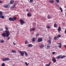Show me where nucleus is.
Here are the masks:
<instances>
[{
  "instance_id": "f257e3e1",
  "label": "nucleus",
  "mask_w": 66,
  "mask_h": 66,
  "mask_svg": "<svg viewBox=\"0 0 66 66\" xmlns=\"http://www.w3.org/2000/svg\"><path fill=\"white\" fill-rule=\"evenodd\" d=\"M6 29V30L5 31V33H3L2 35V36L4 37H5L6 36V37H9L10 35V32L9 31V28L7 27L5 28Z\"/></svg>"
},
{
  "instance_id": "f03ea898",
  "label": "nucleus",
  "mask_w": 66,
  "mask_h": 66,
  "mask_svg": "<svg viewBox=\"0 0 66 66\" xmlns=\"http://www.w3.org/2000/svg\"><path fill=\"white\" fill-rule=\"evenodd\" d=\"M10 60L9 58H3L2 59L3 61H9Z\"/></svg>"
},
{
  "instance_id": "7ed1b4c3",
  "label": "nucleus",
  "mask_w": 66,
  "mask_h": 66,
  "mask_svg": "<svg viewBox=\"0 0 66 66\" xmlns=\"http://www.w3.org/2000/svg\"><path fill=\"white\" fill-rule=\"evenodd\" d=\"M20 21L21 23V25H23V24L25 23V22L23 20L21 19L20 20Z\"/></svg>"
},
{
  "instance_id": "20e7f679",
  "label": "nucleus",
  "mask_w": 66,
  "mask_h": 66,
  "mask_svg": "<svg viewBox=\"0 0 66 66\" xmlns=\"http://www.w3.org/2000/svg\"><path fill=\"white\" fill-rule=\"evenodd\" d=\"M19 53H20L21 56H24V52H23L22 51H19Z\"/></svg>"
},
{
  "instance_id": "39448f33",
  "label": "nucleus",
  "mask_w": 66,
  "mask_h": 66,
  "mask_svg": "<svg viewBox=\"0 0 66 66\" xmlns=\"http://www.w3.org/2000/svg\"><path fill=\"white\" fill-rule=\"evenodd\" d=\"M43 41V39L41 38H40L38 39V42H41Z\"/></svg>"
},
{
  "instance_id": "423d86ee",
  "label": "nucleus",
  "mask_w": 66,
  "mask_h": 66,
  "mask_svg": "<svg viewBox=\"0 0 66 66\" xmlns=\"http://www.w3.org/2000/svg\"><path fill=\"white\" fill-rule=\"evenodd\" d=\"M4 7L5 8H6V9L9 8V4H7V5H6V4L4 5Z\"/></svg>"
},
{
  "instance_id": "0eeeda50",
  "label": "nucleus",
  "mask_w": 66,
  "mask_h": 66,
  "mask_svg": "<svg viewBox=\"0 0 66 66\" xmlns=\"http://www.w3.org/2000/svg\"><path fill=\"white\" fill-rule=\"evenodd\" d=\"M57 44H58V45H60L59 46V48H62V44H61V43H57Z\"/></svg>"
},
{
  "instance_id": "6e6552de",
  "label": "nucleus",
  "mask_w": 66,
  "mask_h": 66,
  "mask_svg": "<svg viewBox=\"0 0 66 66\" xmlns=\"http://www.w3.org/2000/svg\"><path fill=\"white\" fill-rule=\"evenodd\" d=\"M52 61L53 62H54V63H55V62H56V60L54 57H53V58L52 59Z\"/></svg>"
},
{
  "instance_id": "1a4fd4ad",
  "label": "nucleus",
  "mask_w": 66,
  "mask_h": 66,
  "mask_svg": "<svg viewBox=\"0 0 66 66\" xmlns=\"http://www.w3.org/2000/svg\"><path fill=\"white\" fill-rule=\"evenodd\" d=\"M9 20L10 21H14V18L11 17H10L9 18Z\"/></svg>"
},
{
  "instance_id": "9d476101",
  "label": "nucleus",
  "mask_w": 66,
  "mask_h": 66,
  "mask_svg": "<svg viewBox=\"0 0 66 66\" xmlns=\"http://www.w3.org/2000/svg\"><path fill=\"white\" fill-rule=\"evenodd\" d=\"M39 47H40V48H43L44 47V44H41L39 46Z\"/></svg>"
},
{
  "instance_id": "9b49d317",
  "label": "nucleus",
  "mask_w": 66,
  "mask_h": 66,
  "mask_svg": "<svg viewBox=\"0 0 66 66\" xmlns=\"http://www.w3.org/2000/svg\"><path fill=\"white\" fill-rule=\"evenodd\" d=\"M28 47H33V45H32L31 44H28Z\"/></svg>"
},
{
  "instance_id": "f8f14e48",
  "label": "nucleus",
  "mask_w": 66,
  "mask_h": 66,
  "mask_svg": "<svg viewBox=\"0 0 66 66\" xmlns=\"http://www.w3.org/2000/svg\"><path fill=\"white\" fill-rule=\"evenodd\" d=\"M14 1L13 0H12L10 1V4H13L14 3Z\"/></svg>"
},
{
  "instance_id": "ddd939ff",
  "label": "nucleus",
  "mask_w": 66,
  "mask_h": 66,
  "mask_svg": "<svg viewBox=\"0 0 66 66\" xmlns=\"http://www.w3.org/2000/svg\"><path fill=\"white\" fill-rule=\"evenodd\" d=\"M58 31L59 32H60L61 31V27H59L58 29Z\"/></svg>"
},
{
  "instance_id": "4468645a",
  "label": "nucleus",
  "mask_w": 66,
  "mask_h": 66,
  "mask_svg": "<svg viewBox=\"0 0 66 66\" xmlns=\"http://www.w3.org/2000/svg\"><path fill=\"white\" fill-rule=\"evenodd\" d=\"M30 30L31 31H35V29L34 28H33L32 29L31 28L30 29Z\"/></svg>"
},
{
  "instance_id": "2eb2a0df",
  "label": "nucleus",
  "mask_w": 66,
  "mask_h": 66,
  "mask_svg": "<svg viewBox=\"0 0 66 66\" xmlns=\"http://www.w3.org/2000/svg\"><path fill=\"white\" fill-rule=\"evenodd\" d=\"M47 18L48 19H51V18H52V17L51 16H50V15H49L47 16Z\"/></svg>"
},
{
  "instance_id": "dca6fc26",
  "label": "nucleus",
  "mask_w": 66,
  "mask_h": 66,
  "mask_svg": "<svg viewBox=\"0 0 66 66\" xmlns=\"http://www.w3.org/2000/svg\"><path fill=\"white\" fill-rule=\"evenodd\" d=\"M27 15L28 17H31L32 14H31L30 13L27 14Z\"/></svg>"
},
{
  "instance_id": "f3484780",
  "label": "nucleus",
  "mask_w": 66,
  "mask_h": 66,
  "mask_svg": "<svg viewBox=\"0 0 66 66\" xmlns=\"http://www.w3.org/2000/svg\"><path fill=\"white\" fill-rule=\"evenodd\" d=\"M61 55H59L56 58V59H58L59 60L60 59H61Z\"/></svg>"
},
{
  "instance_id": "a211bd4d",
  "label": "nucleus",
  "mask_w": 66,
  "mask_h": 66,
  "mask_svg": "<svg viewBox=\"0 0 66 66\" xmlns=\"http://www.w3.org/2000/svg\"><path fill=\"white\" fill-rule=\"evenodd\" d=\"M49 2H50V3H54V0H52L51 1H50Z\"/></svg>"
},
{
  "instance_id": "6ab92c4d",
  "label": "nucleus",
  "mask_w": 66,
  "mask_h": 66,
  "mask_svg": "<svg viewBox=\"0 0 66 66\" xmlns=\"http://www.w3.org/2000/svg\"><path fill=\"white\" fill-rule=\"evenodd\" d=\"M23 52H24L25 53V56H27L28 55V54L25 51H24Z\"/></svg>"
},
{
  "instance_id": "aec40b11",
  "label": "nucleus",
  "mask_w": 66,
  "mask_h": 66,
  "mask_svg": "<svg viewBox=\"0 0 66 66\" xmlns=\"http://www.w3.org/2000/svg\"><path fill=\"white\" fill-rule=\"evenodd\" d=\"M51 62H50L49 63V64H46L45 65L46 66H49L50 65V64H51Z\"/></svg>"
},
{
  "instance_id": "412c9836",
  "label": "nucleus",
  "mask_w": 66,
  "mask_h": 66,
  "mask_svg": "<svg viewBox=\"0 0 66 66\" xmlns=\"http://www.w3.org/2000/svg\"><path fill=\"white\" fill-rule=\"evenodd\" d=\"M59 39V38L57 36H55L54 38V39L56 40V39Z\"/></svg>"
},
{
  "instance_id": "4be33fe9",
  "label": "nucleus",
  "mask_w": 66,
  "mask_h": 66,
  "mask_svg": "<svg viewBox=\"0 0 66 66\" xmlns=\"http://www.w3.org/2000/svg\"><path fill=\"white\" fill-rule=\"evenodd\" d=\"M16 5V3H14L13 5V6L12 7L13 8L15 7V6Z\"/></svg>"
},
{
  "instance_id": "5701e85b",
  "label": "nucleus",
  "mask_w": 66,
  "mask_h": 66,
  "mask_svg": "<svg viewBox=\"0 0 66 66\" xmlns=\"http://www.w3.org/2000/svg\"><path fill=\"white\" fill-rule=\"evenodd\" d=\"M11 52L12 53H16V51L14 50H12L11 51Z\"/></svg>"
},
{
  "instance_id": "b1692460",
  "label": "nucleus",
  "mask_w": 66,
  "mask_h": 66,
  "mask_svg": "<svg viewBox=\"0 0 66 66\" xmlns=\"http://www.w3.org/2000/svg\"><path fill=\"white\" fill-rule=\"evenodd\" d=\"M1 43H4L5 41L3 40H2L1 39Z\"/></svg>"
},
{
  "instance_id": "393cba45",
  "label": "nucleus",
  "mask_w": 66,
  "mask_h": 66,
  "mask_svg": "<svg viewBox=\"0 0 66 66\" xmlns=\"http://www.w3.org/2000/svg\"><path fill=\"white\" fill-rule=\"evenodd\" d=\"M0 18H1L4 19V16L3 15H2L0 16Z\"/></svg>"
},
{
  "instance_id": "a878e982",
  "label": "nucleus",
  "mask_w": 66,
  "mask_h": 66,
  "mask_svg": "<svg viewBox=\"0 0 66 66\" xmlns=\"http://www.w3.org/2000/svg\"><path fill=\"white\" fill-rule=\"evenodd\" d=\"M54 28H56L57 27V25L56 23H55L54 25Z\"/></svg>"
},
{
  "instance_id": "bb28decb",
  "label": "nucleus",
  "mask_w": 66,
  "mask_h": 66,
  "mask_svg": "<svg viewBox=\"0 0 66 66\" xmlns=\"http://www.w3.org/2000/svg\"><path fill=\"white\" fill-rule=\"evenodd\" d=\"M32 41L33 42H35V38H32Z\"/></svg>"
},
{
  "instance_id": "cd10ccee",
  "label": "nucleus",
  "mask_w": 66,
  "mask_h": 66,
  "mask_svg": "<svg viewBox=\"0 0 66 66\" xmlns=\"http://www.w3.org/2000/svg\"><path fill=\"white\" fill-rule=\"evenodd\" d=\"M46 28H47V29H50V26H46Z\"/></svg>"
},
{
  "instance_id": "c85d7f7f",
  "label": "nucleus",
  "mask_w": 66,
  "mask_h": 66,
  "mask_svg": "<svg viewBox=\"0 0 66 66\" xmlns=\"http://www.w3.org/2000/svg\"><path fill=\"white\" fill-rule=\"evenodd\" d=\"M66 57V56H62L61 57V59H63V58H64V57Z\"/></svg>"
},
{
  "instance_id": "c756f323",
  "label": "nucleus",
  "mask_w": 66,
  "mask_h": 66,
  "mask_svg": "<svg viewBox=\"0 0 66 66\" xmlns=\"http://www.w3.org/2000/svg\"><path fill=\"white\" fill-rule=\"evenodd\" d=\"M48 42L49 44H51V40H48Z\"/></svg>"
},
{
  "instance_id": "7c9ffc66",
  "label": "nucleus",
  "mask_w": 66,
  "mask_h": 66,
  "mask_svg": "<svg viewBox=\"0 0 66 66\" xmlns=\"http://www.w3.org/2000/svg\"><path fill=\"white\" fill-rule=\"evenodd\" d=\"M3 15V13L2 12L0 11V16H2Z\"/></svg>"
},
{
  "instance_id": "2f4dec72",
  "label": "nucleus",
  "mask_w": 66,
  "mask_h": 66,
  "mask_svg": "<svg viewBox=\"0 0 66 66\" xmlns=\"http://www.w3.org/2000/svg\"><path fill=\"white\" fill-rule=\"evenodd\" d=\"M2 66H5V63H3L2 64Z\"/></svg>"
},
{
  "instance_id": "473e14b6",
  "label": "nucleus",
  "mask_w": 66,
  "mask_h": 66,
  "mask_svg": "<svg viewBox=\"0 0 66 66\" xmlns=\"http://www.w3.org/2000/svg\"><path fill=\"white\" fill-rule=\"evenodd\" d=\"M60 9L61 10V12H63V9H62V8L60 7Z\"/></svg>"
},
{
  "instance_id": "72a5a7b5",
  "label": "nucleus",
  "mask_w": 66,
  "mask_h": 66,
  "mask_svg": "<svg viewBox=\"0 0 66 66\" xmlns=\"http://www.w3.org/2000/svg\"><path fill=\"white\" fill-rule=\"evenodd\" d=\"M57 37H58V38H59V37H61V35H57Z\"/></svg>"
},
{
  "instance_id": "f704fd0d",
  "label": "nucleus",
  "mask_w": 66,
  "mask_h": 66,
  "mask_svg": "<svg viewBox=\"0 0 66 66\" xmlns=\"http://www.w3.org/2000/svg\"><path fill=\"white\" fill-rule=\"evenodd\" d=\"M33 2V0H30V3H32Z\"/></svg>"
},
{
  "instance_id": "c9c22d12",
  "label": "nucleus",
  "mask_w": 66,
  "mask_h": 66,
  "mask_svg": "<svg viewBox=\"0 0 66 66\" xmlns=\"http://www.w3.org/2000/svg\"><path fill=\"white\" fill-rule=\"evenodd\" d=\"M55 1L57 3H59L60 2V1L59 0H55Z\"/></svg>"
},
{
  "instance_id": "e433bc0d",
  "label": "nucleus",
  "mask_w": 66,
  "mask_h": 66,
  "mask_svg": "<svg viewBox=\"0 0 66 66\" xmlns=\"http://www.w3.org/2000/svg\"><path fill=\"white\" fill-rule=\"evenodd\" d=\"M28 43V41L27 40H26L25 42V44H27Z\"/></svg>"
},
{
  "instance_id": "4c0bfd02",
  "label": "nucleus",
  "mask_w": 66,
  "mask_h": 66,
  "mask_svg": "<svg viewBox=\"0 0 66 66\" xmlns=\"http://www.w3.org/2000/svg\"><path fill=\"white\" fill-rule=\"evenodd\" d=\"M39 35V33H37L36 34V36H38Z\"/></svg>"
},
{
  "instance_id": "58836bf2",
  "label": "nucleus",
  "mask_w": 66,
  "mask_h": 66,
  "mask_svg": "<svg viewBox=\"0 0 66 66\" xmlns=\"http://www.w3.org/2000/svg\"><path fill=\"white\" fill-rule=\"evenodd\" d=\"M25 64H26V65L27 66L28 65V63H27V62H25Z\"/></svg>"
},
{
  "instance_id": "ea45409f",
  "label": "nucleus",
  "mask_w": 66,
  "mask_h": 66,
  "mask_svg": "<svg viewBox=\"0 0 66 66\" xmlns=\"http://www.w3.org/2000/svg\"><path fill=\"white\" fill-rule=\"evenodd\" d=\"M3 3V1H0V4H1V3Z\"/></svg>"
},
{
  "instance_id": "a19ab883",
  "label": "nucleus",
  "mask_w": 66,
  "mask_h": 66,
  "mask_svg": "<svg viewBox=\"0 0 66 66\" xmlns=\"http://www.w3.org/2000/svg\"><path fill=\"white\" fill-rule=\"evenodd\" d=\"M11 38V37H9L7 39V40H9V39H10Z\"/></svg>"
},
{
  "instance_id": "79ce46f5",
  "label": "nucleus",
  "mask_w": 66,
  "mask_h": 66,
  "mask_svg": "<svg viewBox=\"0 0 66 66\" xmlns=\"http://www.w3.org/2000/svg\"><path fill=\"white\" fill-rule=\"evenodd\" d=\"M13 18L14 20H14L16 19V17H14Z\"/></svg>"
},
{
  "instance_id": "37998d69",
  "label": "nucleus",
  "mask_w": 66,
  "mask_h": 66,
  "mask_svg": "<svg viewBox=\"0 0 66 66\" xmlns=\"http://www.w3.org/2000/svg\"><path fill=\"white\" fill-rule=\"evenodd\" d=\"M49 39H50L51 40L52 39L51 38V37H49Z\"/></svg>"
},
{
  "instance_id": "c03bdc74",
  "label": "nucleus",
  "mask_w": 66,
  "mask_h": 66,
  "mask_svg": "<svg viewBox=\"0 0 66 66\" xmlns=\"http://www.w3.org/2000/svg\"><path fill=\"white\" fill-rule=\"evenodd\" d=\"M55 52H52V54L53 55V54H55Z\"/></svg>"
},
{
  "instance_id": "a18cd8bd",
  "label": "nucleus",
  "mask_w": 66,
  "mask_h": 66,
  "mask_svg": "<svg viewBox=\"0 0 66 66\" xmlns=\"http://www.w3.org/2000/svg\"><path fill=\"white\" fill-rule=\"evenodd\" d=\"M50 47L49 46H48V45L47 46V48H49Z\"/></svg>"
},
{
  "instance_id": "49530a36",
  "label": "nucleus",
  "mask_w": 66,
  "mask_h": 66,
  "mask_svg": "<svg viewBox=\"0 0 66 66\" xmlns=\"http://www.w3.org/2000/svg\"><path fill=\"white\" fill-rule=\"evenodd\" d=\"M27 12H29V9H27Z\"/></svg>"
},
{
  "instance_id": "de8ad7c7",
  "label": "nucleus",
  "mask_w": 66,
  "mask_h": 66,
  "mask_svg": "<svg viewBox=\"0 0 66 66\" xmlns=\"http://www.w3.org/2000/svg\"><path fill=\"white\" fill-rule=\"evenodd\" d=\"M13 44H14V45H15V44L14 43H13Z\"/></svg>"
},
{
  "instance_id": "09e8293b",
  "label": "nucleus",
  "mask_w": 66,
  "mask_h": 66,
  "mask_svg": "<svg viewBox=\"0 0 66 66\" xmlns=\"http://www.w3.org/2000/svg\"><path fill=\"white\" fill-rule=\"evenodd\" d=\"M64 46L65 48L66 49V46L65 45H64Z\"/></svg>"
},
{
  "instance_id": "8fccbe9b",
  "label": "nucleus",
  "mask_w": 66,
  "mask_h": 66,
  "mask_svg": "<svg viewBox=\"0 0 66 66\" xmlns=\"http://www.w3.org/2000/svg\"><path fill=\"white\" fill-rule=\"evenodd\" d=\"M0 30L1 31H2V29H0Z\"/></svg>"
},
{
  "instance_id": "3c124183",
  "label": "nucleus",
  "mask_w": 66,
  "mask_h": 66,
  "mask_svg": "<svg viewBox=\"0 0 66 66\" xmlns=\"http://www.w3.org/2000/svg\"><path fill=\"white\" fill-rule=\"evenodd\" d=\"M65 6V8H66V6Z\"/></svg>"
},
{
  "instance_id": "603ef678",
  "label": "nucleus",
  "mask_w": 66,
  "mask_h": 66,
  "mask_svg": "<svg viewBox=\"0 0 66 66\" xmlns=\"http://www.w3.org/2000/svg\"><path fill=\"white\" fill-rule=\"evenodd\" d=\"M28 64H28H29V63H28V64Z\"/></svg>"
}]
</instances>
